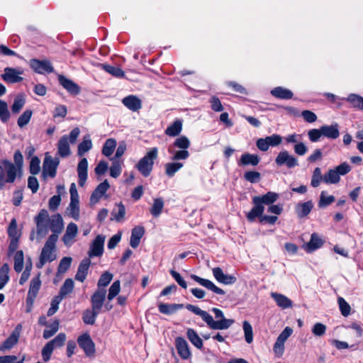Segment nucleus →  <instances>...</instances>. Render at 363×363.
<instances>
[{"label": "nucleus", "mask_w": 363, "mask_h": 363, "mask_svg": "<svg viewBox=\"0 0 363 363\" xmlns=\"http://www.w3.org/2000/svg\"><path fill=\"white\" fill-rule=\"evenodd\" d=\"M186 308L189 311L199 315L202 320L207 324L208 327L212 330H226L233 323L234 320L227 319L224 317L223 312L217 308H213L212 311L215 314V318L218 319L214 320L213 317L206 311L201 310L199 307L191 304H187Z\"/></svg>", "instance_id": "obj_1"}, {"label": "nucleus", "mask_w": 363, "mask_h": 363, "mask_svg": "<svg viewBox=\"0 0 363 363\" xmlns=\"http://www.w3.org/2000/svg\"><path fill=\"white\" fill-rule=\"evenodd\" d=\"M23 160H1L0 162V190L6 184H13L23 173Z\"/></svg>", "instance_id": "obj_2"}, {"label": "nucleus", "mask_w": 363, "mask_h": 363, "mask_svg": "<svg viewBox=\"0 0 363 363\" xmlns=\"http://www.w3.org/2000/svg\"><path fill=\"white\" fill-rule=\"evenodd\" d=\"M57 241V236L56 235L49 236L42 249L39 262L36 264L38 269H41L46 262H52L57 258L55 253Z\"/></svg>", "instance_id": "obj_3"}, {"label": "nucleus", "mask_w": 363, "mask_h": 363, "mask_svg": "<svg viewBox=\"0 0 363 363\" xmlns=\"http://www.w3.org/2000/svg\"><path fill=\"white\" fill-rule=\"evenodd\" d=\"M282 142V137L277 134L267 136L264 138H259L257 140V148L261 151H267L269 147H276Z\"/></svg>", "instance_id": "obj_4"}, {"label": "nucleus", "mask_w": 363, "mask_h": 363, "mask_svg": "<svg viewBox=\"0 0 363 363\" xmlns=\"http://www.w3.org/2000/svg\"><path fill=\"white\" fill-rule=\"evenodd\" d=\"M23 74V71L21 68L6 67L1 77L6 83L15 84L23 81L21 77Z\"/></svg>", "instance_id": "obj_5"}, {"label": "nucleus", "mask_w": 363, "mask_h": 363, "mask_svg": "<svg viewBox=\"0 0 363 363\" xmlns=\"http://www.w3.org/2000/svg\"><path fill=\"white\" fill-rule=\"evenodd\" d=\"M30 66L35 72L40 74L54 72V68L51 62L47 60H40L32 59L30 60Z\"/></svg>", "instance_id": "obj_6"}, {"label": "nucleus", "mask_w": 363, "mask_h": 363, "mask_svg": "<svg viewBox=\"0 0 363 363\" xmlns=\"http://www.w3.org/2000/svg\"><path fill=\"white\" fill-rule=\"evenodd\" d=\"M105 239L106 237L102 235H99L96 237L88 251V258L101 257L103 255Z\"/></svg>", "instance_id": "obj_7"}, {"label": "nucleus", "mask_w": 363, "mask_h": 363, "mask_svg": "<svg viewBox=\"0 0 363 363\" xmlns=\"http://www.w3.org/2000/svg\"><path fill=\"white\" fill-rule=\"evenodd\" d=\"M79 347L84 351L87 356H91L95 352V345L90 335L84 333L80 335L77 340Z\"/></svg>", "instance_id": "obj_8"}, {"label": "nucleus", "mask_w": 363, "mask_h": 363, "mask_svg": "<svg viewBox=\"0 0 363 363\" xmlns=\"http://www.w3.org/2000/svg\"><path fill=\"white\" fill-rule=\"evenodd\" d=\"M21 325H18L10 336L4 342V343L0 346V350L1 352H5L6 350H9L14 347L18 343L20 333L21 330Z\"/></svg>", "instance_id": "obj_9"}, {"label": "nucleus", "mask_w": 363, "mask_h": 363, "mask_svg": "<svg viewBox=\"0 0 363 363\" xmlns=\"http://www.w3.org/2000/svg\"><path fill=\"white\" fill-rule=\"evenodd\" d=\"M40 286L41 281L39 276L32 279L26 298V303L28 305L31 306L33 304L34 301L40 290Z\"/></svg>", "instance_id": "obj_10"}, {"label": "nucleus", "mask_w": 363, "mask_h": 363, "mask_svg": "<svg viewBox=\"0 0 363 363\" xmlns=\"http://www.w3.org/2000/svg\"><path fill=\"white\" fill-rule=\"evenodd\" d=\"M106 296V290L98 289L91 297V308L95 311H101Z\"/></svg>", "instance_id": "obj_11"}, {"label": "nucleus", "mask_w": 363, "mask_h": 363, "mask_svg": "<svg viewBox=\"0 0 363 363\" xmlns=\"http://www.w3.org/2000/svg\"><path fill=\"white\" fill-rule=\"evenodd\" d=\"M78 233V227L74 223L67 225L65 233L62 237V241L67 247H70L75 241V238Z\"/></svg>", "instance_id": "obj_12"}, {"label": "nucleus", "mask_w": 363, "mask_h": 363, "mask_svg": "<svg viewBox=\"0 0 363 363\" xmlns=\"http://www.w3.org/2000/svg\"><path fill=\"white\" fill-rule=\"evenodd\" d=\"M213 277L219 283L230 285L236 282L237 278L233 275L226 274L220 267H215L212 269Z\"/></svg>", "instance_id": "obj_13"}, {"label": "nucleus", "mask_w": 363, "mask_h": 363, "mask_svg": "<svg viewBox=\"0 0 363 363\" xmlns=\"http://www.w3.org/2000/svg\"><path fill=\"white\" fill-rule=\"evenodd\" d=\"M321 128L323 137L329 140H335L340 136V125L337 123L322 125Z\"/></svg>", "instance_id": "obj_14"}, {"label": "nucleus", "mask_w": 363, "mask_h": 363, "mask_svg": "<svg viewBox=\"0 0 363 363\" xmlns=\"http://www.w3.org/2000/svg\"><path fill=\"white\" fill-rule=\"evenodd\" d=\"M175 345L178 354L182 359H187L191 356L188 343L183 337H177Z\"/></svg>", "instance_id": "obj_15"}, {"label": "nucleus", "mask_w": 363, "mask_h": 363, "mask_svg": "<svg viewBox=\"0 0 363 363\" xmlns=\"http://www.w3.org/2000/svg\"><path fill=\"white\" fill-rule=\"evenodd\" d=\"M49 227L52 235H56L57 237L63 230L64 224L62 216L60 214H55L50 218L48 221Z\"/></svg>", "instance_id": "obj_16"}, {"label": "nucleus", "mask_w": 363, "mask_h": 363, "mask_svg": "<svg viewBox=\"0 0 363 363\" xmlns=\"http://www.w3.org/2000/svg\"><path fill=\"white\" fill-rule=\"evenodd\" d=\"M191 277L194 281H196L197 283H199L201 286L206 287L208 290H211L217 294H220V295L225 294V291L222 289L216 286L213 281H211L208 279L201 278L195 274H191Z\"/></svg>", "instance_id": "obj_17"}, {"label": "nucleus", "mask_w": 363, "mask_h": 363, "mask_svg": "<svg viewBox=\"0 0 363 363\" xmlns=\"http://www.w3.org/2000/svg\"><path fill=\"white\" fill-rule=\"evenodd\" d=\"M59 83L70 94L77 95L80 92V87L72 80L66 78L63 75L58 77Z\"/></svg>", "instance_id": "obj_18"}, {"label": "nucleus", "mask_w": 363, "mask_h": 363, "mask_svg": "<svg viewBox=\"0 0 363 363\" xmlns=\"http://www.w3.org/2000/svg\"><path fill=\"white\" fill-rule=\"evenodd\" d=\"M109 184L107 180L104 181L101 184H99L94 192L91 194L90 198V203L91 204L96 203L105 194L106 191L109 188Z\"/></svg>", "instance_id": "obj_19"}, {"label": "nucleus", "mask_w": 363, "mask_h": 363, "mask_svg": "<svg viewBox=\"0 0 363 363\" xmlns=\"http://www.w3.org/2000/svg\"><path fill=\"white\" fill-rule=\"evenodd\" d=\"M123 104L132 111H138L142 108V101L136 96L129 95L122 100Z\"/></svg>", "instance_id": "obj_20"}, {"label": "nucleus", "mask_w": 363, "mask_h": 363, "mask_svg": "<svg viewBox=\"0 0 363 363\" xmlns=\"http://www.w3.org/2000/svg\"><path fill=\"white\" fill-rule=\"evenodd\" d=\"M90 265L91 259L89 258H84L78 267L75 279L83 282L86 277Z\"/></svg>", "instance_id": "obj_21"}, {"label": "nucleus", "mask_w": 363, "mask_h": 363, "mask_svg": "<svg viewBox=\"0 0 363 363\" xmlns=\"http://www.w3.org/2000/svg\"><path fill=\"white\" fill-rule=\"evenodd\" d=\"M58 164L59 160H44L43 165V178L45 179L48 176L55 177Z\"/></svg>", "instance_id": "obj_22"}, {"label": "nucleus", "mask_w": 363, "mask_h": 363, "mask_svg": "<svg viewBox=\"0 0 363 363\" xmlns=\"http://www.w3.org/2000/svg\"><path fill=\"white\" fill-rule=\"evenodd\" d=\"M279 198L278 194L272 191H269L263 196H257L253 197L255 201L261 206L271 205L274 203Z\"/></svg>", "instance_id": "obj_23"}, {"label": "nucleus", "mask_w": 363, "mask_h": 363, "mask_svg": "<svg viewBox=\"0 0 363 363\" xmlns=\"http://www.w3.org/2000/svg\"><path fill=\"white\" fill-rule=\"evenodd\" d=\"M270 295L279 307L283 309L292 307V301L286 296L277 292H272Z\"/></svg>", "instance_id": "obj_24"}, {"label": "nucleus", "mask_w": 363, "mask_h": 363, "mask_svg": "<svg viewBox=\"0 0 363 363\" xmlns=\"http://www.w3.org/2000/svg\"><path fill=\"white\" fill-rule=\"evenodd\" d=\"M87 160H80L77 166V174L79 177V185L84 186L87 179Z\"/></svg>", "instance_id": "obj_25"}, {"label": "nucleus", "mask_w": 363, "mask_h": 363, "mask_svg": "<svg viewBox=\"0 0 363 363\" xmlns=\"http://www.w3.org/2000/svg\"><path fill=\"white\" fill-rule=\"evenodd\" d=\"M313 204L312 201H308L304 203H299L296 206L295 211L298 218H302L308 216L312 208Z\"/></svg>", "instance_id": "obj_26"}, {"label": "nucleus", "mask_w": 363, "mask_h": 363, "mask_svg": "<svg viewBox=\"0 0 363 363\" xmlns=\"http://www.w3.org/2000/svg\"><path fill=\"white\" fill-rule=\"evenodd\" d=\"M145 233L143 227L137 226L132 230V233L130 240V245L133 248H136L139 244L140 239Z\"/></svg>", "instance_id": "obj_27"}, {"label": "nucleus", "mask_w": 363, "mask_h": 363, "mask_svg": "<svg viewBox=\"0 0 363 363\" xmlns=\"http://www.w3.org/2000/svg\"><path fill=\"white\" fill-rule=\"evenodd\" d=\"M323 244V241L322 239L316 233H313L311 237L310 241L304 245V249L308 252H311L316 249L320 247Z\"/></svg>", "instance_id": "obj_28"}, {"label": "nucleus", "mask_w": 363, "mask_h": 363, "mask_svg": "<svg viewBox=\"0 0 363 363\" xmlns=\"http://www.w3.org/2000/svg\"><path fill=\"white\" fill-rule=\"evenodd\" d=\"M252 203L255 206L247 214V218L250 222L254 221L257 217L260 218L262 216V213L264 211V206L257 203L254 199H252Z\"/></svg>", "instance_id": "obj_29"}, {"label": "nucleus", "mask_w": 363, "mask_h": 363, "mask_svg": "<svg viewBox=\"0 0 363 363\" xmlns=\"http://www.w3.org/2000/svg\"><path fill=\"white\" fill-rule=\"evenodd\" d=\"M58 153L62 157H68L70 155L69 143L67 135H63L58 142Z\"/></svg>", "instance_id": "obj_30"}, {"label": "nucleus", "mask_w": 363, "mask_h": 363, "mask_svg": "<svg viewBox=\"0 0 363 363\" xmlns=\"http://www.w3.org/2000/svg\"><path fill=\"white\" fill-rule=\"evenodd\" d=\"M271 94L276 98L281 99H290L293 97V92L281 86H277L271 91Z\"/></svg>", "instance_id": "obj_31"}, {"label": "nucleus", "mask_w": 363, "mask_h": 363, "mask_svg": "<svg viewBox=\"0 0 363 363\" xmlns=\"http://www.w3.org/2000/svg\"><path fill=\"white\" fill-rule=\"evenodd\" d=\"M159 311L160 313L163 314H172L177 311V310L182 309L184 308L183 304L178 303H160L158 306Z\"/></svg>", "instance_id": "obj_32"}, {"label": "nucleus", "mask_w": 363, "mask_h": 363, "mask_svg": "<svg viewBox=\"0 0 363 363\" xmlns=\"http://www.w3.org/2000/svg\"><path fill=\"white\" fill-rule=\"evenodd\" d=\"M100 311H95L94 308L86 309L84 311L82 316L83 321L84 323L88 325H94L96 321V318L97 315L99 314Z\"/></svg>", "instance_id": "obj_33"}, {"label": "nucleus", "mask_w": 363, "mask_h": 363, "mask_svg": "<svg viewBox=\"0 0 363 363\" xmlns=\"http://www.w3.org/2000/svg\"><path fill=\"white\" fill-rule=\"evenodd\" d=\"M186 335L189 341L198 349H201L203 347V341L199 336L197 333L191 328H189L186 332Z\"/></svg>", "instance_id": "obj_34"}, {"label": "nucleus", "mask_w": 363, "mask_h": 363, "mask_svg": "<svg viewBox=\"0 0 363 363\" xmlns=\"http://www.w3.org/2000/svg\"><path fill=\"white\" fill-rule=\"evenodd\" d=\"M92 147V142L89 136H85L83 140L78 145L77 155L82 157L86 152L90 150Z\"/></svg>", "instance_id": "obj_35"}, {"label": "nucleus", "mask_w": 363, "mask_h": 363, "mask_svg": "<svg viewBox=\"0 0 363 363\" xmlns=\"http://www.w3.org/2000/svg\"><path fill=\"white\" fill-rule=\"evenodd\" d=\"M182 129V123L179 120L175 121L171 125L165 130V133L172 137L178 135Z\"/></svg>", "instance_id": "obj_36"}, {"label": "nucleus", "mask_w": 363, "mask_h": 363, "mask_svg": "<svg viewBox=\"0 0 363 363\" xmlns=\"http://www.w3.org/2000/svg\"><path fill=\"white\" fill-rule=\"evenodd\" d=\"M101 67L106 72L115 77L123 78L125 77L124 72L118 67H114L107 64H103Z\"/></svg>", "instance_id": "obj_37"}, {"label": "nucleus", "mask_w": 363, "mask_h": 363, "mask_svg": "<svg viewBox=\"0 0 363 363\" xmlns=\"http://www.w3.org/2000/svg\"><path fill=\"white\" fill-rule=\"evenodd\" d=\"M152 160H140L137 164L138 170L145 176L150 174L152 168Z\"/></svg>", "instance_id": "obj_38"}, {"label": "nucleus", "mask_w": 363, "mask_h": 363, "mask_svg": "<svg viewBox=\"0 0 363 363\" xmlns=\"http://www.w3.org/2000/svg\"><path fill=\"white\" fill-rule=\"evenodd\" d=\"M74 289V281L72 279H67L63 285L62 286L59 295V297H61L62 299L67 294L72 292Z\"/></svg>", "instance_id": "obj_39"}, {"label": "nucleus", "mask_w": 363, "mask_h": 363, "mask_svg": "<svg viewBox=\"0 0 363 363\" xmlns=\"http://www.w3.org/2000/svg\"><path fill=\"white\" fill-rule=\"evenodd\" d=\"M116 146V141L115 139L109 138L106 140L105 142L103 149H102V153L106 157H109L112 155V153L114 151V149Z\"/></svg>", "instance_id": "obj_40"}, {"label": "nucleus", "mask_w": 363, "mask_h": 363, "mask_svg": "<svg viewBox=\"0 0 363 363\" xmlns=\"http://www.w3.org/2000/svg\"><path fill=\"white\" fill-rule=\"evenodd\" d=\"M340 181V176L337 170L330 169L327 174L323 176V182L326 184H337Z\"/></svg>", "instance_id": "obj_41"}, {"label": "nucleus", "mask_w": 363, "mask_h": 363, "mask_svg": "<svg viewBox=\"0 0 363 363\" xmlns=\"http://www.w3.org/2000/svg\"><path fill=\"white\" fill-rule=\"evenodd\" d=\"M347 101H349L353 107L363 110V97L357 94H351L347 98Z\"/></svg>", "instance_id": "obj_42"}, {"label": "nucleus", "mask_w": 363, "mask_h": 363, "mask_svg": "<svg viewBox=\"0 0 363 363\" xmlns=\"http://www.w3.org/2000/svg\"><path fill=\"white\" fill-rule=\"evenodd\" d=\"M14 270L20 272L23 268V252L22 250L17 251L14 256Z\"/></svg>", "instance_id": "obj_43"}, {"label": "nucleus", "mask_w": 363, "mask_h": 363, "mask_svg": "<svg viewBox=\"0 0 363 363\" xmlns=\"http://www.w3.org/2000/svg\"><path fill=\"white\" fill-rule=\"evenodd\" d=\"M164 208V202L161 199H154L153 205L150 209V213L157 217L160 215Z\"/></svg>", "instance_id": "obj_44"}, {"label": "nucleus", "mask_w": 363, "mask_h": 363, "mask_svg": "<svg viewBox=\"0 0 363 363\" xmlns=\"http://www.w3.org/2000/svg\"><path fill=\"white\" fill-rule=\"evenodd\" d=\"M59 329V321L55 320L51 325H48L43 332V337L49 339L54 335Z\"/></svg>", "instance_id": "obj_45"}, {"label": "nucleus", "mask_w": 363, "mask_h": 363, "mask_svg": "<svg viewBox=\"0 0 363 363\" xmlns=\"http://www.w3.org/2000/svg\"><path fill=\"white\" fill-rule=\"evenodd\" d=\"M33 111L31 110H26L18 118L17 123L20 128H23L26 125L32 116Z\"/></svg>", "instance_id": "obj_46"}, {"label": "nucleus", "mask_w": 363, "mask_h": 363, "mask_svg": "<svg viewBox=\"0 0 363 363\" xmlns=\"http://www.w3.org/2000/svg\"><path fill=\"white\" fill-rule=\"evenodd\" d=\"M25 99L23 95H18L16 96L13 101V104L11 106V111L13 113H18L25 104Z\"/></svg>", "instance_id": "obj_47"}, {"label": "nucleus", "mask_w": 363, "mask_h": 363, "mask_svg": "<svg viewBox=\"0 0 363 363\" xmlns=\"http://www.w3.org/2000/svg\"><path fill=\"white\" fill-rule=\"evenodd\" d=\"M72 261V259L70 257H63L60 262V264H59L58 269H57V273L58 274L65 273L68 270V269L70 267Z\"/></svg>", "instance_id": "obj_48"}, {"label": "nucleus", "mask_w": 363, "mask_h": 363, "mask_svg": "<svg viewBox=\"0 0 363 363\" xmlns=\"http://www.w3.org/2000/svg\"><path fill=\"white\" fill-rule=\"evenodd\" d=\"M335 200V199L333 196H327L325 191H322L320 194L318 206L320 208H325L328 205L333 203Z\"/></svg>", "instance_id": "obj_49"}, {"label": "nucleus", "mask_w": 363, "mask_h": 363, "mask_svg": "<svg viewBox=\"0 0 363 363\" xmlns=\"http://www.w3.org/2000/svg\"><path fill=\"white\" fill-rule=\"evenodd\" d=\"M321 126L320 128H313L308 131V136L311 142L316 143L323 137Z\"/></svg>", "instance_id": "obj_50"}, {"label": "nucleus", "mask_w": 363, "mask_h": 363, "mask_svg": "<svg viewBox=\"0 0 363 363\" xmlns=\"http://www.w3.org/2000/svg\"><path fill=\"white\" fill-rule=\"evenodd\" d=\"M337 302L342 315L345 317L348 316L351 311V307L349 303L342 297H339Z\"/></svg>", "instance_id": "obj_51"}, {"label": "nucleus", "mask_w": 363, "mask_h": 363, "mask_svg": "<svg viewBox=\"0 0 363 363\" xmlns=\"http://www.w3.org/2000/svg\"><path fill=\"white\" fill-rule=\"evenodd\" d=\"M242 326H243V330H244V333H245V341L250 344L253 340V331H252V325H250V323L248 321L245 320L243 322Z\"/></svg>", "instance_id": "obj_52"}, {"label": "nucleus", "mask_w": 363, "mask_h": 363, "mask_svg": "<svg viewBox=\"0 0 363 363\" xmlns=\"http://www.w3.org/2000/svg\"><path fill=\"white\" fill-rule=\"evenodd\" d=\"M10 118V113L8 105L4 101L0 100V118L2 122L6 123Z\"/></svg>", "instance_id": "obj_53"}, {"label": "nucleus", "mask_w": 363, "mask_h": 363, "mask_svg": "<svg viewBox=\"0 0 363 363\" xmlns=\"http://www.w3.org/2000/svg\"><path fill=\"white\" fill-rule=\"evenodd\" d=\"M113 274L108 272H106L101 274L98 281V289H101L102 286H106L112 280Z\"/></svg>", "instance_id": "obj_54"}, {"label": "nucleus", "mask_w": 363, "mask_h": 363, "mask_svg": "<svg viewBox=\"0 0 363 363\" xmlns=\"http://www.w3.org/2000/svg\"><path fill=\"white\" fill-rule=\"evenodd\" d=\"M66 340V335L65 333H59L53 340L49 341L53 348L61 347L64 345Z\"/></svg>", "instance_id": "obj_55"}, {"label": "nucleus", "mask_w": 363, "mask_h": 363, "mask_svg": "<svg viewBox=\"0 0 363 363\" xmlns=\"http://www.w3.org/2000/svg\"><path fill=\"white\" fill-rule=\"evenodd\" d=\"M121 285L119 281H114L108 290V299L111 301L120 292Z\"/></svg>", "instance_id": "obj_56"}, {"label": "nucleus", "mask_w": 363, "mask_h": 363, "mask_svg": "<svg viewBox=\"0 0 363 363\" xmlns=\"http://www.w3.org/2000/svg\"><path fill=\"white\" fill-rule=\"evenodd\" d=\"M182 167H183V164L179 162L167 163L166 164V174L169 177H172Z\"/></svg>", "instance_id": "obj_57"}, {"label": "nucleus", "mask_w": 363, "mask_h": 363, "mask_svg": "<svg viewBox=\"0 0 363 363\" xmlns=\"http://www.w3.org/2000/svg\"><path fill=\"white\" fill-rule=\"evenodd\" d=\"M8 233L9 237L11 238L18 239L20 234L17 228V223L16 219H12L11 221L8 229Z\"/></svg>", "instance_id": "obj_58"}, {"label": "nucleus", "mask_w": 363, "mask_h": 363, "mask_svg": "<svg viewBox=\"0 0 363 363\" xmlns=\"http://www.w3.org/2000/svg\"><path fill=\"white\" fill-rule=\"evenodd\" d=\"M121 173V163L119 160L113 162L110 167V175L113 178H117Z\"/></svg>", "instance_id": "obj_59"}, {"label": "nucleus", "mask_w": 363, "mask_h": 363, "mask_svg": "<svg viewBox=\"0 0 363 363\" xmlns=\"http://www.w3.org/2000/svg\"><path fill=\"white\" fill-rule=\"evenodd\" d=\"M48 223L36 225L37 227V238L40 240L48 233L50 229Z\"/></svg>", "instance_id": "obj_60"}, {"label": "nucleus", "mask_w": 363, "mask_h": 363, "mask_svg": "<svg viewBox=\"0 0 363 363\" xmlns=\"http://www.w3.org/2000/svg\"><path fill=\"white\" fill-rule=\"evenodd\" d=\"M244 178L251 183H257L260 180V174L255 171H248L245 173Z\"/></svg>", "instance_id": "obj_61"}, {"label": "nucleus", "mask_w": 363, "mask_h": 363, "mask_svg": "<svg viewBox=\"0 0 363 363\" xmlns=\"http://www.w3.org/2000/svg\"><path fill=\"white\" fill-rule=\"evenodd\" d=\"M62 299L61 297L58 296H55L51 301V306L49 310L48 311V315L51 316L54 315L58 310L59 304Z\"/></svg>", "instance_id": "obj_62"}, {"label": "nucleus", "mask_w": 363, "mask_h": 363, "mask_svg": "<svg viewBox=\"0 0 363 363\" xmlns=\"http://www.w3.org/2000/svg\"><path fill=\"white\" fill-rule=\"evenodd\" d=\"M326 328H327L325 325L320 323H317L313 325L311 331L314 335L321 337L325 335Z\"/></svg>", "instance_id": "obj_63"}, {"label": "nucleus", "mask_w": 363, "mask_h": 363, "mask_svg": "<svg viewBox=\"0 0 363 363\" xmlns=\"http://www.w3.org/2000/svg\"><path fill=\"white\" fill-rule=\"evenodd\" d=\"M322 180L323 181V177L321 175L320 169L317 167L313 172V177L311 179V185L313 187H317L319 186Z\"/></svg>", "instance_id": "obj_64"}]
</instances>
